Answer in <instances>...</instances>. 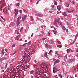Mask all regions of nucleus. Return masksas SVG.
<instances>
[{
  "label": "nucleus",
  "instance_id": "obj_1",
  "mask_svg": "<svg viewBox=\"0 0 78 78\" xmlns=\"http://www.w3.org/2000/svg\"><path fill=\"white\" fill-rule=\"evenodd\" d=\"M1 53L2 55H4V54L5 53V55H6L8 53L7 52V49H5H5H3L1 51Z\"/></svg>",
  "mask_w": 78,
  "mask_h": 78
},
{
  "label": "nucleus",
  "instance_id": "obj_2",
  "mask_svg": "<svg viewBox=\"0 0 78 78\" xmlns=\"http://www.w3.org/2000/svg\"><path fill=\"white\" fill-rule=\"evenodd\" d=\"M58 71H59V70H58L56 67H54L53 69V73H56V72H57Z\"/></svg>",
  "mask_w": 78,
  "mask_h": 78
},
{
  "label": "nucleus",
  "instance_id": "obj_3",
  "mask_svg": "<svg viewBox=\"0 0 78 78\" xmlns=\"http://www.w3.org/2000/svg\"><path fill=\"white\" fill-rule=\"evenodd\" d=\"M27 15H24V16L22 17V21L23 22H24L25 20H26V19H27Z\"/></svg>",
  "mask_w": 78,
  "mask_h": 78
},
{
  "label": "nucleus",
  "instance_id": "obj_4",
  "mask_svg": "<svg viewBox=\"0 0 78 78\" xmlns=\"http://www.w3.org/2000/svg\"><path fill=\"white\" fill-rule=\"evenodd\" d=\"M19 11V10L18 9H15V16H17V14H18V11Z\"/></svg>",
  "mask_w": 78,
  "mask_h": 78
},
{
  "label": "nucleus",
  "instance_id": "obj_5",
  "mask_svg": "<svg viewBox=\"0 0 78 78\" xmlns=\"http://www.w3.org/2000/svg\"><path fill=\"white\" fill-rule=\"evenodd\" d=\"M75 61V58L73 59L71 58L68 61V62L69 63H71V62H72L73 61Z\"/></svg>",
  "mask_w": 78,
  "mask_h": 78
},
{
  "label": "nucleus",
  "instance_id": "obj_6",
  "mask_svg": "<svg viewBox=\"0 0 78 78\" xmlns=\"http://www.w3.org/2000/svg\"><path fill=\"white\" fill-rule=\"evenodd\" d=\"M42 65L43 66H44V67H46V68H47V65L45 63V62H43L42 63Z\"/></svg>",
  "mask_w": 78,
  "mask_h": 78
},
{
  "label": "nucleus",
  "instance_id": "obj_7",
  "mask_svg": "<svg viewBox=\"0 0 78 78\" xmlns=\"http://www.w3.org/2000/svg\"><path fill=\"white\" fill-rule=\"evenodd\" d=\"M64 5L65 6H66L67 7H69V3L67 2L64 3Z\"/></svg>",
  "mask_w": 78,
  "mask_h": 78
},
{
  "label": "nucleus",
  "instance_id": "obj_8",
  "mask_svg": "<svg viewBox=\"0 0 78 78\" xmlns=\"http://www.w3.org/2000/svg\"><path fill=\"white\" fill-rule=\"evenodd\" d=\"M41 36H43L45 34V33L44 31H43V30H41Z\"/></svg>",
  "mask_w": 78,
  "mask_h": 78
},
{
  "label": "nucleus",
  "instance_id": "obj_9",
  "mask_svg": "<svg viewBox=\"0 0 78 78\" xmlns=\"http://www.w3.org/2000/svg\"><path fill=\"white\" fill-rule=\"evenodd\" d=\"M36 15L38 16H39V17H42L43 16V15L41 14H36Z\"/></svg>",
  "mask_w": 78,
  "mask_h": 78
},
{
  "label": "nucleus",
  "instance_id": "obj_10",
  "mask_svg": "<svg viewBox=\"0 0 78 78\" xmlns=\"http://www.w3.org/2000/svg\"><path fill=\"white\" fill-rule=\"evenodd\" d=\"M21 17H22V16H19L17 20L18 21H20V19H21Z\"/></svg>",
  "mask_w": 78,
  "mask_h": 78
},
{
  "label": "nucleus",
  "instance_id": "obj_11",
  "mask_svg": "<svg viewBox=\"0 0 78 78\" xmlns=\"http://www.w3.org/2000/svg\"><path fill=\"white\" fill-rule=\"evenodd\" d=\"M20 22L19 21H17L16 20V27H18L19 25V24H20Z\"/></svg>",
  "mask_w": 78,
  "mask_h": 78
},
{
  "label": "nucleus",
  "instance_id": "obj_12",
  "mask_svg": "<svg viewBox=\"0 0 78 78\" xmlns=\"http://www.w3.org/2000/svg\"><path fill=\"white\" fill-rule=\"evenodd\" d=\"M63 16H66V17H67V16L68 15L67 14V13L66 12H64L62 13Z\"/></svg>",
  "mask_w": 78,
  "mask_h": 78
},
{
  "label": "nucleus",
  "instance_id": "obj_13",
  "mask_svg": "<svg viewBox=\"0 0 78 78\" xmlns=\"http://www.w3.org/2000/svg\"><path fill=\"white\" fill-rule=\"evenodd\" d=\"M30 20L31 21H33L34 20V19H33V17L31 16H30Z\"/></svg>",
  "mask_w": 78,
  "mask_h": 78
},
{
  "label": "nucleus",
  "instance_id": "obj_14",
  "mask_svg": "<svg viewBox=\"0 0 78 78\" xmlns=\"http://www.w3.org/2000/svg\"><path fill=\"white\" fill-rule=\"evenodd\" d=\"M78 34H77L76 35V36L75 39L74 40V41H76V39H77V37H78Z\"/></svg>",
  "mask_w": 78,
  "mask_h": 78
},
{
  "label": "nucleus",
  "instance_id": "obj_15",
  "mask_svg": "<svg viewBox=\"0 0 78 78\" xmlns=\"http://www.w3.org/2000/svg\"><path fill=\"white\" fill-rule=\"evenodd\" d=\"M67 55H66L64 57V60L65 61V62L66 61L67 59Z\"/></svg>",
  "mask_w": 78,
  "mask_h": 78
},
{
  "label": "nucleus",
  "instance_id": "obj_16",
  "mask_svg": "<svg viewBox=\"0 0 78 78\" xmlns=\"http://www.w3.org/2000/svg\"><path fill=\"white\" fill-rule=\"evenodd\" d=\"M57 9L58 10H60L61 9V5H58L57 6Z\"/></svg>",
  "mask_w": 78,
  "mask_h": 78
},
{
  "label": "nucleus",
  "instance_id": "obj_17",
  "mask_svg": "<svg viewBox=\"0 0 78 78\" xmlns=\"http://www.w3.org/2000/svg\"><path fill=\"white\" fill-rule=\"evenodd\" d=\"M10 25H11V26L12 27H13V26H14V25H15V23H14L11 22L10 23Z\"/></svg>",
  "mask_w": 78,
  "mask_h": 78
},
{
  "label": "nucleus",
  "instance_id": "obj_18",
  "mask_svg": "<svg viewBox=\"0 0 78 78\" xmlns=\"http://www.w3.org/2000/svg\"><path fill=\"white\" fill-rule=\"evenodd\" d=\"M5 58H1L0 59V62H1V61H3V60H5Z\"/></svg>",
  "mask_w": 78,
  "mask_h": 78
},
{
  "label": "nucleus",
  "instance_id": "obj_19",
  "mask_svg": "<svg viewBox=\"0 0 78 78\" xmlns=\"http://www.w3.org/2000/svg\"><path fill=\"white\" fill-rule=\"evenodd\" d=\"M24 55H26V56H27V55H28V52L25 51L24 52Z\"/></svg>",
  "mask_w": 78,
  "mask_h": 78
},
{
  "label": "nucleus",
  "instance_id": "obj_20",
  "mask_svg": "<svg viewBox=\"0 0 78 78\" xmlns=\"http://www.w3.org/2000/svg\"><path fill=\"white\" fill-rule=\"evenodd\" d=\"M71 50V49L70 48H69L68 49H67L66 50L67 51V53H69V52H70V51Z\"/></svg>",
  "mask_w": 78,
  "mask_h": 78
},
{
  "label": "nucleus",
  "instance_id": "obj_21",
  "mask_svg": "<svg viewBox=\"0 0 78 78\" xmlns=\"http://www.w3.org/2000/svg\"><path fill=\"white\" fill-rule=\"evenodd\" d=\"M45 46L46 48H47V49H48V44H45Z\"/></svg>",
  "mask_w": 78,
  "mask_h": 78
},
{
  "label": "nucleus",
  "instance_id": "obj_22",
  "mask_svg": "<svg viewBox=\"0 0 78 78\" xmlns=\"http://www.w3.org/2000/svg\"><path fill=\"white\" fill-rule=\"evenodd\" d=\"M6 65L5 66V69H7V66H8V62L6 63Z\"/></svg>",
  "mask_w": 78,
  "mask_h": 78
},
{
  "label": "nucleus",
  "instance_id": "obj_23",
  "mask_svg": "<svg viewBox=\"0 0 78 78\" xmlns=\"http://www.w3.org/2000/svg\"><path fill=\"white\" fill-rule=\"evenodd\" d=\"M55 62H56V63H58L59 62H60V61H59V60H57L55 61Z\"/></svg>",
  "mask_w": 78,
  "mask_h": 78
},
{
  "label": "nucleus",
  "instance_id": "obj_24",
  "mask_svg": "<svg viewBox=\"0 0 78 78\" xmlns=\"http://www.w3.org/2000/svg\"><path fill=\"white\" fill-rule=\"evenodd\" d=\"M1 18H2V19L3 20H4V21H6V19H5V18H4L3 17H2V16H1Z\"/></svg>",
  "mask_w": 78,
  "mask_h": 78
},
{
  "label": "nucleus",
  "instance_id": "obj_25",
  "mask_svg": "<svg viewBox=\"0 0 78 78\" xmlns=\"http://www.w3.org/2000/svg\"><path fill=\"white\" fill-rule=\"evenodd\" d=\"M34 71L33 70L30 71V73L31 74H33V73H34Z\"/></svg>",
  "mask_w": 78,
  "mask_h": 78
},
{
  "label": "nucleus",
  "instance_id": "obj_26",
  "mask_svg": "<svg viewBox=\"0 0 78 78\" xmlns=\"http://www.w3.org/2000/svg\"><path fill=\"white\" fill-rule=\"evenodd\" d=\"M53 32L55 34H56L58 32L56 30H54Z\"/></svg>",
  "mask_w": 78,
  "mask_h": 78
},
{
  "label": "nucleus",
  "instance_id": "obj_27",
  "mask_svg": "<svg viewBox=\"0 0 78 78\" xmlns=\"http://www.w3.org/2000/svg\"><path fill=\"white\" fill-rule=\"evenodd\" d=\"M31 41H30L28 43V46H29V45H30V44H31Z\"/></svg>",
  "mask_w": 78,
  "mask_h": 78
},
{
  "label": "nucleus",
  "instance_id": "obj_28",
  "mask_svg": "<svg viewBox=\"0 0 78 78\" xmlns=\"http://www.w3.org/2000/svg\"><path fill=\"white\" fill-rule=\"evenodd\" d=\"M54 2H55L54 5H57V4H58V2H57L56 1Z\"/></svg>",
  "mask_w": 78,
  "mask_h": 78
},
{
  "label": "nucleus",
  "instance_id": "obj_29",
  "mask_svg": "<svg viewBox=\"0 0 78 78\" xmlns=\"http://www.w3.org/2000/svg\"><path fill=\"white\" fill-rule=\"evenodd\" d=\"M53 43H54V42L53 41H51L50 42V44H53Z\"/></svg>",
  "mask_w": 78,
  "mask_h": 78
},
{
  "label": "nucleus",
  "instance_id": "obj_30",
  "mask_svg": "<svg viewBox=\"0 0 78 78\" xmlns=\"http://www.w3.org/2000/svg\"><path fill=\"white\" fill-rule=\"evenodd\" d=\"M24 12H25V13H27V10L25 9H23Z\"/></svg>",
  "mask_w": 78,
  "mask_h": 78
},
{
  "label": "nucleus",
  "instance_id": "obj_31",
  "mask_svg": "<svg viewBox=\"0 0 78 78\" xmlns=\"http://www.w3.org/2000/svg\"><path fill=\"white\" fill-rule=\"evenodd\" d=\"M25 51H26V52H28H28H29L30 51V50H29V49H26L25 50Z\"/></svg>",
  "mask_w": 78,
  "mask_h": 78
},
{
  "label": "nucleus",
  "instance_id": "obj_32",
  "mask_svg": "<svg viewBox=\"0 0 78 78\" xmlns=\"http://www.w3.org/2000/svg\"><path fill=\"white\" fill-rule=\"evenodd\" d=\"M58 47V48H61L62 47V45H58L57 46Z\"/></svg>",
  "mask_w": 78,
  "mask_h": 78
},
{
  "label": "nucleus",
  "instance_id": "obj_33",
  "mask_svg": "<svg viewBox=\"0 0 78 78\" xmlns=\"http://www.w3.org/2000/svg\"><path fill=\"white\" fill-rule=\"evenodd\" d=\"M16 5L17 6H19V3H16Z\"/></svg>",
  "mask_w": 78,
  "mask_h": 78
},
{
  "label": "nucleus",
  "instance_id": "obj_34",
  "mask_svg": "<svg viewBox=\"0 0 78 78\" xmlns=\"http://www.w3.org/2000/svg\"><path fill=\"white\" fill-rule=\"evenodd\" d=\"M59 76L60 78H62V76L61 74H59Z\"/></svg>",
  "mask_w": 78,
  "mask_h": 78
},
{
  "label": "nucleus",
  "instance_id": "obj_35",
  "mask_svg": "<svg viewBox=\"0 0 78 78\" xmlns=\"http://www.w3.org/2000/svg\"><path fill=\"white\" fill-rule=\"evenodd\" d=\"M66 27H64V26H63V27H62V29L63 30H64V31H65V29H66V28H65Z\"/></svg>",
  "mask_w": 78,
  "mask_h": 78
},
{
  "label": "nucleus",
  "instance_id": "obj_36",
  "mask_svg": "<svg viewBox=\"0 0 78 78\" xmlns=\"http://www.w3.org/2000/svg\"><path fill=\"white\" fill-rule=\"evenodd\" d=\"M23 30V27H21V29L20 30V31L21 32V33H22V30Z\"/></svg>",
  "mask_w": 78,
  "mask_h": 78
},
{
  "label": "nucleus",
  "instance_id": "obj_37",
  "mask_svg": "<svg viewBox=\"0 0 78 78\" xmlns=\"http://www.w3.org/2000/svg\"><path fill=\"white\" fill-rule=\"evenodd\" d=\"M40 1H41V0H39L36 3V4L37 5H38V4H39V2H40Z\"/></svg>",
  "mask_w": 78,
  "mask_h": 78
},
{
  "label": "nucleus",
  "instance_id": "obj_38",
  "mask_svg": "<svg viewBox=\"0 0 78 78\" xmlns=\"http://www.w3.org/2000/svg\"><path fill=\"white\" fill-rule=\"evenodd\" d=\"M15 45H16L15 44H13L12 46V48H13V47H15Z\"/></svg>",
  "mask_w": 78,
  "mask_h": 78
},
{
  "label": "nucleus",
  "instance_id": "obj_39",
  "mask_svg": "<svg viewBox=\"0 0 78 78\" xmlns=\"http://www.w3.org/2000/svg\"><path fill=\"white\" fill-rule=\"evenodd\" d=\"M75 41H73L72 43H71L70 44L71 45H72L73 44H74V43H75Z\"/></svg>",
  "mask_w": 78,
  "mask_h": 78
},
{
  "label": "nucleus",
  "instance_id": "obj_40",
  "mask_svg": "<svg viewBox=\"0 0 78 78\" xmlns=\"http://www.w3.org/2000/svg\"><path fill=\"white\" fill-rule=\"evenodd\" d=\"M41 22H42V23H43L44 22V20H40Z\"/></svg>",
  "mask_w": 78,
  "mask_h": 78
},
{
  "label": "nucleus",
  "instance_id": "obj_41",
  "mask_svg": "<svg viewBox=\"0 0 78 78\" xmlns=\"http://www.w3.org/2000/svg\"><path fill=\"white\" fill-rule=\"evenodd\" d=\"M68 27H69V28H72V27L70 25H68Z\"/></svg>",
  "mask_w": 78,
  "mask_h": 78
},
{
  "label": "nucleus",
  "instance_id": "obj_42",
  "mask_svg": "<svg viewBox=\"0 0 78 78\" xmlns=\"http://www.w3.org/2000/svg\"><path fill=\"white\" fill-rule=\"evenodd\" d=\"M44 56L45 57H46V58H47V54H44Z\"/></svg>",
  "mask_w": 78,
  "mask_h": 78
},
{
  "label": "nucleus",
  "instance_id": "obj_43",
  "mask_svg": "<svg viewBox=\"0 0 78 78\" xmlns=\"http://www.w3.org/2000/svg\"><path fill=\"white\" fill-rule=\"evenodd\" d=\"M1 2H2V5H4V4H3V2H4V1H3V0L2 1V0H1Z\"/></svg>",
  "mask_w": 78,
  "mask_h": 78
},
{
  "label": "nucleus",
  "instance_id": "obj_44",
  "mask_svg": "<svg viewBox=\"0 0 78 78\" xmlns=\"http://www.w3.org/2000/svg\"><path fill=\"white\" fill-rule=\"evenodd\" d=\"M37 18L38 20H39V21L40 20L41 21V20L38 17H37Z\"/></svg>",
  "mask_w": 78,
  "mask_h": 78
},
{
  "label": "nucleus",
  "instance_id": "obj_45",
  "mask_svg": "<svg viewBox=\"0 0 78 78\" xmlns=\"http://www.w3.org/2000/svg\"><path fill=\"white\" fill-rule=\"evenodd\" d=\"M20 13H22V10H20Z\"/></svg>",
  "mask_w": 78,
  "mask_h": 78
},
{
  "label": "nucleus",
  "instance_id": "obj_46",
  "mask_svg": "<svg viewBox=\"0 0 78 78\" xmlns=\"http://www.w3.org/2000/svg\"><path fill=\"white\" fill-rule=\"evenodd\" d=\"M38 66V65H34V67H37Z\"/></svg>",
  "mask_w": 78,
  "mask_h": 78
},
{
  "label": "nucleus",
  "instance_id": "obj_47",
  "mask_svg": "<svg viewBox=\"0 0 78 78\" xmlns=\"http://www.w3.org/2000/svg\"><path fill=\"white\" fill-rule=\"evenodd\" d=\"M65 64V62H63L62 63V66H64V65Z\"/></svg>",
  "mask_w": 78,
  "mask_h": 78
},
{
  "label": "nucleus",
  "instance_id": "obj_48",
  "mask_svg": "<svg viewBox=\"0 0 78 78\" xmlns=\"http://www.w3.org/2000/svg\"><path fill=\"white\" fill-rule=\"evenodd\" d=\"M58 56H59L60 57H61V58L62 57V56H61V55L60 54H58Z\"/></svg>",
  "mask_w": 78,
  "mask_h": 78
},
{
  "label": "nucleus",
  "instance_id": "obj_49",
  "mask_svg": "<svg viewBox=\"0 0 78 78\" xmlns=\"http://www.w3.org/2000/svg\"><path fill=\"white\" fill-rule=\"evenodd\" d=\"M54 5H51V8H54Z\"/></svg>",
  "mask_w": 78,
  "mask_h": 78
},
{
  "label": "nucleus",
  "instance_id": "obj_50",
  "mask_svg": "<svg viewBox=\"0 0 78 78\" xmlns=\"http://www.w3.org/2000/svg\"><path fill=\"white\" fill-rule=\"evenodd\" d=\"M57 22H58V24H59V25H60V22H59V20H58L57 21Z\"/></svg>",
  "mask_w": 78,
  "mask_h": 78
},
{
  "label": "nucleus",
  "instance_id": "obj_51",
  "mask_svg": "<svg viewBox=\"0 0 78 78\" xmlns=\"http://www.w3.org/2000/svg\"><path fill=\"white\" fill-rule=\"evenodd\" d=\"M57 23H58V22L57 21H56L55 22V23H54V24L55 25L56 24H57Z\"/></svg>",
  "mask_w": 78,
  "mask_h": 78
},
{
  "label": "nucleus",
  "instance_id": "obj_52",
  "mask_svg": "<svg viewBox=\"0 0 78 78\" xmlns=\"http://www.w3.org/2000/svg\"><path fill=\"white\" fill-rule=\"evenodd\" d=\"M55 26H56V27H58V24H55Z\"/></svg>",
  "mask_w": 78,
  "mask_h": 78
},
{
  "label": "nucleus",
  "instance_id": "obj_53",
  "mask_svg": "<svg viewBox=\"0 0 78 78\" xmlns=\"http://www.w3.org/2000/svg\"><path fill=\"white\" fill-rule=\"evenodd\" d=\"M74 11V10H73L70 11V12L71 13V12H73Z\"/></svg>",
  "mask_w": 78,
  "mask_h": 78
},
{
  "label": "nucleus",
  "instance_id": "obj_54",
  "mask_svg": "<svg viewBox=\"0 0 78 78\" xmlns=\"http://www.w3.org/2000/svg\"><path fill=\"white\" fill-rule=\"evenodd\" d=\"M45 39H46V38H42V40H43V41H44V40Z\"/></svg>",
  "mask_w": 78,
  "mask_h": 78
},
{
  "label": "nucleus",
  "instance_id": "obj_55",
  "mask_svg": "<svg viewBox=\"0 0 78 78\" xmlns=\"http://www.w3.org/2000/svg\"><path fill=\"white\" fill-rule=\"evenodd\" d=\"M72 2V0H69V3H70Z\"/></svg>",
  "mask_w": 78,
  "mask_h": 78
},
{
  "label": "nucleus",
  "instance_id": "obj_56",
  "mask_svg": "<svg viewBox=\"0 0 78 78\" xmlns=\"http://www.w3.org/2000/svg\"><path fill=\"white\" fill-rule=\"evenodd\" d=\"M33 35H34V33H32L31 36V37H32V36H33Z\"/></svg>",
  "mask_w": 78,
  "mask_h": 78
},
{
  "label": "nucleus",
  "instance_id": "obj_57",
  "mask_svg": "<svg viewBox=\"0 0 78 78\" xmlns=\"http://www.w3.org/2000/svg\"><path fill=\"white\" fill-rule=\"evenodd\" d=\"M62 22H61L60 23V25H61V26H62Z\"/></svg>",
  "mask_w": 78,
  "mask_h": 78
},
{
  "label": "nucleus",
  "instance_id": "obj_58",
  "mask_svg": "<svg viewBox=\"0 0 78 78\" xmlns=\"http://www.w3.org/2000/svg\"><path fill=\"white\" fill-rule=\"evenodd\" d=\"M16 52H17V51H15V53H13V55H14V54H15V53H16Z\"/></svg>",
  "mask_w": 78,
  "mask_h": 78
},
{
  "label": "nucleus",
  "instance_id": "obj_59",
  "mask_svg": "<svg viewBox=\"0 0 78 78\" xmlns=\"http://www.w3.org/2000/svg\"><path fill=\"white\" fill-rule=\"evenodd\" d=\"M61 44V41H59V44Z\"/></svg>",
  "mask_w": 78,
  "mask_h": 78
},
{
  "label": "nucleus",
  "instance_id": "obj_60",
  "mask_svg": "<svg viewBox=\"0 0 78 78\" xmlns=\"http://www.w3.org/2000/svg\"><path fill=\"white\" fill-rule=\"evenodd\" d=\"M72 3H73V4H75V2H74V1H73L72 2Z\"/></svg>",
  "mask_w": 78,
  "mask_h": 78
},
{
  "label": "nucleus",
  "instance_id": "obj_61",
  "mask_svg": "<svg viewBox=\"0 0 78 78\" xmlns=\"http://www.w3.org/2000/svg\"><path fill=\"white\" fill-rule=\"evenodd\" d=\"M44 26L42 25V26H41V28H44Z\"/></svg>",
  "mask_w": 78,
  "mask_h": 78
},
{
  "label": "nucleus",
  "instance_id": "obj_62",
  "mask_svg": "<svg viewBox=\"0 0 78 78\" xmlns=\"http://www.w3.org/2000/svg\"><path fill=\"white\" fill-rule=\"evenodd\" d=\"M78 74H75V76H77Z\"/></svg>",
  "mask_w": 78,
  "mask_h": 78
},
{
  "label": "nucleus",
  "instance_id": "obj_63",
  "mask_svg": "<svg viewBox=\"0 0 78 78\" xmlns=\"http://www.w3.org/2000/svg\"><path fill=\"white\" fill-rule=\"evenodd\" d=\"M78 52V48L76 49V52Z\"/></svg>",
  "mask_w": 78,
  "mask_h": 78
},
{
  "label": "nucleus",
  "instance_id": "obj_64",
  "mask_svg": "<svg viewBox=\"0 0 78 78\" xmlns=\"http://www.w3.org/2000/svg\"><path fill=\"white\" fill-rule=\"evenodd\" d=\"M76 56H77V57H78V53L76 54Z\"/></svg>",
  "mask_w": 78,
  "mask_h": 78
}]
</instances>
